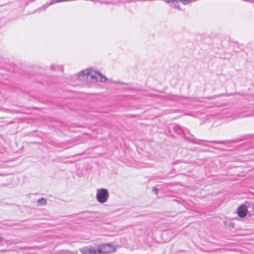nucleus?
<instances>
[{
    "mask_svg": "<svg viewBox=\"0 0 254 254\" xmlns=\"http://www.w3.org/2000/svg\"><path fill=\"white\" fill-rule=\"evenodd\" d=\"M77 77L79 80H88L93 82H105L107 80L105 76L91 68H87L79 72Z\"/></svg>",
    "mask_w": 254,
    "mask_h": 254,
    "instance_id": "f257e3e1",
    "label": "nucleus"
},
{
    "mask_svg": "<svg viewBox=\"0 0 254 254\" xmlns=\"http://www.w3.org/2000/svg\"><path fill=\"white\" fill-rule=\"evenodd\" d=\"M96 199L101 203L107 202L109 197V193L106 189H99L96 190Z\"/></svg>",
    "mask_w": 254,
    "mask_h": 254,
    "instance_id": "f03ea898",
    "label": "nucleus"
},
{
    "mask_svg": "<svg viewBox=\"0 0 254 254\" xmlns=\"http://www.w3.org/2000/svg\"><path fill=\"white\" fill-rule=\"evenodd\" d=\"M98 254H107L114 253L116 248L111 244H104L98 246Z\"/></svg>",
    "mask_w": 254,
    "mask_h": 254,
    "instance_id": "7ed1b4c3",
    "label": "nucleus"
},
{
    "mask_svg": "<svg viewBox=\"0 0 254 254\" xmlns=\"http://www.w3.org/2000/svg\"><path fill=\"white\" fill-rule=\"evenodd\" d=\"M192 0H165L166 3H170V6L173 8L181 9V7L179 5V3H181L184 5H187L190 3Z\"/></svg>",
    "mask_w": 254,
    "mask_h": 254,
    "instance_id": "20e7f679",
    "label": "nucleus"
},
{
    "mask_svg": "<svg viewBox=\"0 0 254 254\" xmlns=\"http://www.w3.org/2000/svg\"><path fill=\"white\" fill-rule=\"evenodd\" d=\"M79 251L82 254H98L99 252L98 247L92 246L82 248Z\"/></svg>",
    "mask_w": 254,
    "mask_h": 254,
    "instance_id": "39448f33",
    "label": "nucleus"
},
{
    "mask_svg": "<svg viewBox=\"0 0 254 254\" xmlns=\"http://www.w3.org/2000/svg\"><path fill=\"white\" fill-rule=\"evenodd\" d=\"M248 210L246 206L242 205L237 210L238 215L241 217H244L247 214Z\"/></svg>",
    "mask_w": 254,
    "mask_h": 254,
    "instance_id": "423d86ee",
    "label": "nucleus"
},
{
    "mask_svg": "<svg viewBox=\"0 0 254 254\" xmlns=\"http://www.w3.org/2000/svg\"><path fill=\"white\" fill-rule=\"evenodd\" d=\"M51 68L54 70H59L61 71H64V67L62 65L52 64L51 65Z\"/></svg>",
    "mask_w": 254,
    "mask_h": 254,
    "instance_id": "0eeeda50",
    "label": "nucleus"
},
{
    "mask_svg": "<svg viewBox=\"0 0 254 254\" xmlns=\"http://www.w3.org/2000/svg\"><path fill=\"white\" fill-rule=\"evenodd\" d=\"M38 203L40 205H45L46 203V200L44 198H42L38 200Z\"/></svg>",
    "mask_w": 254,
    "mask_h": 254,
    "instance_id": "6e6552de",
    "label": "nucleus"
},
{
    "mask_svg": "<svg viewBox=\"0 0 254 254\" xmlns=\"http://www.w3.org/2000/svg\"><path fill=\"white\" fill-rule=\"evenodd\" d=\"M153 190L155 192H157V189L156 188H153Z\"/></svg>",
    "mask_w": 254,
    "mask_h": 254,
    "instance_id": "1a4fd4ad",
    "label": "nucleus"
},
{
    "mask_svg": "<svg viewBox=\"0 0 254 254\" xmlns=\"http://www.w3.org/2000/svg\"><path fill=\"white\" fill-rule=\"evenodd\" d=\"M1 238L0 237V241H1Z\"/></svg>",
    "mask_w": 254,
    "mask_h": 254,
    "instance_id": "9d476101",
    "label": "nucleus"
}]
</instances>
